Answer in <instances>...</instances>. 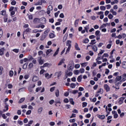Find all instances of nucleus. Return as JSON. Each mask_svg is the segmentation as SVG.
<instances>
[{
	"mask_svg": "<svg viewBox=\"0 0 126 126\" xmlns=\"http://www.w3.org/2000/svg\"><path fill=\"white\" fill-rule=\"evenodd\" d=\"M39 80V77L37 76H33L32 78V81L33 82H36V81H38Z\"/></svg>",
	"mask_w": 126,
	"mask_h": 126,
	"instance_id": "5",
	"label": "nucleus"
},
{
	"mask_svg": "<svg viewBox=\"0 0 126 126\" xmlns=\"http://www.w3.org/2000/svg\"><path fill=\"white\" fill-rule=\"evenodd\" d=\"M75 48L76 51H80V48L78 46V44L77 43H75Z\"/></svg>",
	"mask_w": 126,
	"mask_h": 126,
	"instance_id": "13",
	"label": "nucleus"
},
{
	"mask_svg": "<svg viewBox=\"0 0 126 126\" xmlns=\"http://www.w3.org/2000/svg\"><path fill=\"white\" fill-rule=\"evenodd\" d=\"M66 45L68 47H69V45H70V47H71V41L67 40L66 43Z\"/></svg>",
	"mask_w": 126,
	"mask_h": 126,
	"instance_id": "24",
	"label": "nucleus"
},
{
	"mask_svg": "<svg viewBox=\"0 0 126 126\" xmlns=\"http://www.w3.org/2000/svg\"><path fill=\"white\" fill-rule=\"evenodd\" d=\"M2 35H3V31H2V29L0 28V39H1Z\"/></svg>",
	"mask_w": 126,
	"mask_h": 126,
	"instance_id": "23",
	"label": "nucleus"
},
{
	"mask_svg": "<svg viewBox=\"0 0 126 126\" xmlns=\"http://www.w3.org/2000/svg\"><path fill=\"white\" fill-rule=\"evenodd\" d=\"M122 67L123 68H125V69L126 68V61H124L122 63Z\"/></svg>",
	"mask_w": 126,
	"mask_h": 126,
	"instance_id": "26",
	"label": "nucleus"
},
{
	"mask_svg": "<svg viewBox=\"0 0 126 126\" xmlns=\"http://www.w3.org/2000/svg\"><path fill=\"white\" fill-rule=\"evenodd\" d=\"M79 22V19H77L75 20L74 26L75 27H77L78 26V23Z\"/></svg>",
	"mask_w": 126,
	"mask_h": 126,
	"instance_id": "10",
	"label": "nucleus"
},
{
	"mask_svg": "<svg viewBox=\"0 0 126 126\" xmlns=\"http://www.w3.org/2000/svg\"><path fill=\"white\" fill-rule=\"evenodd\" d=\"M95 43H96V40L93 39L91 40V42L90 43V45H95Z\"/></svg>",
	"mask_w": 126,
	"mask_h": 126,
	"instance_id": "29",
	"label": "nucleus"
},
{
	"mask_svg": "<svg viewBox=\"0 0 126 126\" xmlns=\"http://www.w3.org/2000/svg\"><path fill=\"white\" fill-rule=\"evenodd\" d=\"M11 4L12 5H15L16 4V1L15 0H13L11 2Z\"/></svg>",
	"mask_w": 126,
	"mask_h": 126,
	"instance_id": "48",
	"label": "nucleus"
},
{
	"mask_svg": "<svg viewBox=\"0 0 126 126\" xmlns=\"http://www.w3.org/2000/svg\"><path fill=\"white\" fill-rule=\"evenodd\" d=\"M4 51H5L4 47L0 49V56H3L4 55Z\"/></svg>",
	"mask_w": 126,
	"mask_h": 126,
	"instance_id": "6",
	"label": "nucleus"
},
{
	"mask_svg": "<svg viewBox=\"0 0 126 126\" xmlns=\"http://www.w3.org/2000/svg\"><path fill=\"white\" fill-rule=\"evenodd\" d=\"M104 89L106 90V92H109L110 91V87L108 84H106L104 85Z\"/></svg>",
	"mask_w": 126,
	"mask_h": 126,
	"instance_id": "3",
	"label": "nucleus"
},
{
	"mask_svg": "<svg viewBox=\"0 0 126 126\" xmlns=\"http://www.w3.org/2000/svg\"><path fill=\"white\" fill-rule=\"evenodd\" d=\"M66 39H67V35L65 34L63 38V42H65V41H66Z\"/></svg>",
	"mask_w": 126,
	"mask_h": 126,
	"instance_id": "50",
	"label": "nucleus"
},
{
	"mask_svg": "<svg viewBox=\"0 0 126 126\" xmlns=\"http://www.w3.org/2000/svg\"><path fill=\"white\" fill-rule=\"evenodd\" d=\"M80 67V65L79 64H76L75 65V68H79Z\"/></svg>",
	"mask_w": 126,
	"mask_h": 126,
	"instance_id": "60",
	"label": "nucleus"
},
{
	"mask_svg": "<svg viewBox=\"0 0 126 126\" xmlns=\"http://www.w3.org/2000/svg\"><path fill=\"white\" fill-rule=\"evenodd\" d=\"M49 21L50 23H54L55 22V20L54 18L49 19Z\"/></svg>",
	"mask_w": 126,
	"mask_h": 126,
	"instance_id": "52",
	"label": "nucleus"
},
{
	"mask_svg": "<svg viewBox=\"0 0 126 126\" xmlns=\"http://www.w3.org/2000/svg\"><path fill=\"white\" fill-rule=\"evenodd\" d=\"M0 13L3 16H5L6 15V10H3L0 12Z\"/></svg>",
	"mask_w": 126,
	"mask_h": 126,
	"instance_id": "11",
	"label": "nucleus"
},
{
	"mask_svg": "<svg viewBox=\"0 0 126 126\" xmlns=\"http://www.w3.org/2000/svg\"><path fill=\"white\" fill-rule=\"evenodd\" d=\"M122 78H123V81H126V73H124L122 75Z\"/></svg>",
	"mask_w": 126,
	"mask_h": 126,
	"instance_id": "28",
	"label": "nucleus"
},
{
	"mask_svg": "<svg viewBox=\"0 0 126 126\" xmlns=\"http://www.w3.org/2000/svg\"><path fill=\"white\" fill-rule=\"evenodd\" d=\"M85 71V70L84 69V68H82L80 69L79 71H80V73H84Z\"/></svg>",
	"mask_w": 126,
	"mask_h": 126,
	"instance_id": "57",
	"label": "nucleus"
},
{
	"mask_svg": "<svg viewBox=\"0 0 126 126\" xmlns=\"http://www.w3.org/2000/svg\"><path fill=\"white\" fill-rule=\"evenodd\" d=\"M14 74V73L13 72V71L12 70H10L9 71V75L10 77H12L13 76V74Z\"/></svg>",
	"mask_w": 126,
	"mask_h": 126,
	"instance_id": "32",
	"label": "nucleus"
},
{
	"mask_svg": "<svg viewBox=\"0 0 126 126\" xmlns=\"http://www.w3.org/2000/svg\"><path fill=\"white\" fill-rule=\"evenodd\" d=\"M35 87H36V85H35V84H34L33 85H30L28 87V90L30 92H33V88H35Z\"/></svg>",
	"mask_w": 126,
	"mask_h": 126,
	"instance_id": "2",
	"label": "nucleus"
},
{
	"mask_svg": "<svg viewBox=\"0 0 126 126\" xmlns=\"http://www.w3.org/2000/svg\"><path fill=\"white\" fill-rule=\"evenodd\" d=\"M28 61H32V60H34V58H33V57H32V56L30 55L28 57Z\"/></svg>",
	"mask_w": 126,
	"mask_h": 126,
	"instance_id": "33",
	"label": "nucleus"
},
{
	"mask_svg": "<svg viewBox=\"0 0 126 126\" xmlns=\"http://www.w3.org/2000/svg\"><path fill=\"white\" fill-rule=\"evenodd\" d=\"M55 75H57L58 78H59L62 75V71L56 72Z\"/></svg>",
	"mask_w": 126,
	"mask_h": 126,
	"instance_id": "18",
	"label": "nucleus"
},
{
	"mask_svg": "<svg viewBox=\"0 0 126 126\" xmlns=\"http://www.w3.org/2000/svg\"><path fill=\"white\" fill-rule=\"evenodd\" d=\"M38 20H39V18H35L33 19V22L34 23H37L38 22Z\"/></svg>",
	"mask_w": 126,
	"mask_h": 126,
	"instance_id": "49",
	"label": "nucleus"
},
{
	"mask_svg": "<svg viewBox=\"0 0 126 126\" xmlns=\"http://www.w3.org/2000/svg\"><path fill=\"white\" fill-rule=\"evenodd\" d=\"M122 79V76H118L116 77V81H120Z\"/></svg>",
	"mask_w": 126,
	"mask_h": 126,
	"instance_id": "34",
	"label": "nucleus"
},
{
	"mask_svg": "<svg viewBox=\"0 0 126 126\" xmlns=\"http://www.w3.org/2000/svg\"><path fill=\"white\" fill-rule=\"evenodd\" d=\"M120 85H121V82H118L115 83V86H117V87H120Z\"/></svg>",
	"mask_w": 126,
	"mask_h": 126,
	"instance_id": "54",
	"label": "nucleus"
},
{
	"mask_svg": "<svg viewBox=\"0 0 126 126\" xmlns=\"http://www.w3.org/2000/svg\"><path fill=\"white\" fill-rule=\"evenodd\" d=\"M74 74H75L76 75H78V74H79L80 71H79V70H74Z\"/></svg>",
	"mask_w": 126,
	"mask_h": 126,
	"instance_id": "45",
	"label": "nucleus"
},
{
	"mask_svg": "<svg viewBox=\"0 0 126 126\" xmlns=\"http://www.w3.org/2000/svg\"><path fill=\"white\" fill-rule=\"evenodd\" d=\"M97 93H100V94H103V89H99L97 92Z\"/></svg>",
	"mask_w": 126,
	"mask_h": 126,
	"instance_id": "36",
	"label": "nucleus"
},
{
	"mask_svg": "<svg viewBox=\"0 0 126 126\" xmlns=\"http://www.w3.org/2000/svg\"><path fill=\"white\" fill-rule=\"evenodd\" d=\"M82 107L83 108H85V107H87V102H84L82 103Z\"/></svg>",
	"mask_w": 126,
	"mask_h": 126,
	"instance_id": "44",
	"label": "nucleus"
},
{
	"mask_svg": "<svg viewBox=\"0 0 126 126\" xmlns=\"http://www.w3.org/2000/svg\"><path fill=\"white\" fill-rule=\"evenodd\" d=\"M91 47L93 50L95 52L98 51V48H97V46L96 45H93V46H91Z\"/></svg>",
	"mask_w": 126,
	"mask_h": 126,
	"instance_id": "7",
	"label": "nucleus"
},
{
	"mask_svg": "<svg viewBox=\"0 0 126 126\" xmlns=\"http://www.w3.org/2000/svg\"><path fill=\"white\" fill-rule=\"evenodd\" d=\"M67 72H68V71H67V72H65V73L68 76H71L72 75V72H69L68 73Z\"/></svg>",
	"mask_w": 126,
	"mask_h": 126,
	"instance_id": "38",
	"label": "nucleus"
},
{
	"mask_svg": "<svg viewBox=\"0 0 126 126\" xmlns=\"http://www.w3.org/2000/svg\"><path fill=\"white\" fill-rule=\"evenodd\" d=\"M69 102L71 105H74V102L73 101V98H71L69 99Z\"/></svg>",
	"mask_w": 126,
	"mask_h": 126,
	"instance_id": "39",
	"label": "nucleus"
},
{
	"mask_svg": "<svg viewBox=\"0 0 126 126\" xmlns=\"http://www.w3.org/2000/svg\"><path fill=\"white\" fill-rule=\"evenodd\" d=\"M45 71H46L44 70V69H42L40 71L39 74H40V75L44 74V72H45Z\"/></svg>",
	"mask_w": 126,
	"mask_h": 126,
	"instance_id": "55",
	"label": "nucleus"
},
{
	"mask_svg": "<svg viewBox=\"0 0 126 126\" xmlns=\"http://www.w3.org/2000/svg\"><path fill=\"white\" fill-rule=\"evenodd\" d=\"M55 89H56V87H52V88H50V92H54Z\"/></svg>",
	"mask_w": 126,
	"mask_h": 126,
	"instance_id": "46",
	"label": "nucleus"
},
{
	"mask_svg": "<svg viewBox=\"0 0 126 126\" xmlns=\"http://www.w3.org/2000/svg\"><path fill=\"white\" fill-rule=\"evenodd\" d=\"M55 103H57V104H62V102H61V98H57L55 99Z\"/></svg>",
	"mask_w": 126,
	"mask_h": 126,
	"instance_id": "12",
	"label": "nucleus"
},
{
	"mask_svg": "<svg viewBox=\"0 0 126 126\" xmlns=\"http://www.w3.org/2000/svg\"><path fill=\"white\" fill-rule=\"evenodd\" d=\"M47 10L52 11V10H53V6H52V5H49L48 7Z\"/></svg>",
	"mask_w": 126,
	"mask_h": 126,
	"instance_id": "37",
	"label": "nucleus"
},
{
	"mask_svg": "<svg viewBox=\"0 0 126 126\" xmlns=\"http://www.w3.org/2000/svg\"><path fill=\"white\" fill-rule=\"evenodd\" d=\"M82 66H83V67H85L86 66H87V63H82L81 64Z\"/></svg>",
	"mask_w": 126,
	"mask_h": 126,
	"instance_id": "58",
	"label": "nucleus"
},
{
	"mask_svg": "<svg viewBox=\"0 0 126 126\" xmlns=\"http://www.w3.org/2000/svg\"><path fill=\"white\" fill-rule=\"evenodd\" d=\"M105 115H98L97 116V118H98V119H100V120H105Z\"/></svg>",
	"mask_w": 126,
	"mask_h": 126,
	"instance_id": "14",
	"label": "nucleus"
},
{
	"mask_svg": "<svg viewBox=\"0 0 126 126\" xmlns=\"http://www.w3.org/2000/svg\"><path fill=\"white\" fill-rule=\"evenodd\" d=\"M49 37L51 38H55V34H54L53 33H49Z\"/></svg>",
	"mask_w": 126,
	"mask_h": 126,
	"instance_id": "35",
	"label": "nucleus"
},
{
	"mask_svg": "<svg viewBox=\"0 0 126 126\" xmlns=\"http://www.w3.org/2000/svg\"><path fill=\"white\" fill-rule=\"evenodd\" d=\"M12 51L14 53H16V54H17V53H18L19 52V49H13Z\"/></svg>",
	"mask_w": 126,
	"mask_h": 126,
	"instance_id": "47",
	"label": "nucleus"
},
{
	"mask_svg": "<svg viewBox=\"0 0 126 126\" xmlns=\"http://www.w3.org/2000/svg\"><path fill=\"white\" fill-rule=\"evenodd\" d=\"M49 33V30H46L44 31V33L42 35L40 40L41 41H44L46 38H47V36H48V34Z\"/></svg>",
	"mask_w": 126,
	"mask_h": 126,
	"instance_id": "1",
	"label": "nucleus"
},
{
	"mask_svg": "<svg viewBox=\"0 0 126 126\" xmlns=\"http://www.w3.org/2000/svg\"><path fill=\"white\" fill-rule=\"evenodd\" d=\"M5 106H4V109L3 110V112H6V111H8V105L7 103H5Z\"/></svg>",
	"mask_w": 126,
	"mask_h": 126,
	"instance_id": "9",
	"label": "nucleus"
},
{
	"mask_svg": "<svg viewBox=\"0 0 126 126\" xmlns=\"http://www.w3.org/2000/svg\"><path fill=\"white\" fill-rule=\"evenodd\" d=\"M27 105L26 104L23 105L21 106V108L22 109H27Z\"/></svg>",
	"mask_w": 126,
	"mask_h": 126,
	"instance_id": "62",
	"label": "nucleus"
},
{
	"mask_svg": "<svg viewBox=\"0 0 126 126\" xmlns=\"http://www.w3.org/2000/svg\"><path fill=\"white\" fill-rule=\"evenodd\" d=\"M42 2L41 1V0H39L37 2L35 3V5H42Z\"/></svg>",
	"mask_w": 126,
	"mask_h": 126,
	"instance_id": "31",
	"label": "nucleus"
},
{
	"mask_svg": "<svg viewBox=\"0 0 126 126\" xmlns=\"http://www.w3.org/2000/svg\"><path fill=\"white\" fill-rule=\"evenodd\" d=\"M82 79V75L79 76L77 79L78 82H81V80Z\"/></svg>",
	"mask_w": 126,
	"mask_h": 126,
	"instance_id": "17",
	"label": "nucleus"
},
{
	"mask_svg": "<svg viewBox=\"0 0 126 126\" xmlns=\"http://www.w3.org/2000/svg\"><path fill=\"white\" fill-rule=\"evenodd\" d=\"M59 52H60V47H58L56 50V51L55 52V53L53 55L54 57H56L57 55L59 54Z\"/></svg>",
	"mask_w": 126,
	"mask_h": 126,
	"instance_id": "15",
	"label": "nucleus"
},
{
	"mask_svg": "<svg viewBox=\"0 0 126 126\" xmlns=\"http://www.w3.org/2000/svg\"><path fill=\"white\" fill-rule=\"evenodd\" d=\"M75 86H76V85L74 83H72L70 85V88H75Z\"/></svg>",
	"mask_w": 126,
	"mask_h": 126,
	"instance_id": "25",
	"label": "nucleus"
},
{
	"mask_svg": "<svg viewBox=\"0 0 126 126\" xmlns=\"http://www.w3.org/2000/svg\"><path fill=\"white\" fill-rule=\"evenodd\" d=\"M68 102H69V101L68 100V99L67 98L64 99V100H63L64 103H68Z\"/></svg>",
	"mask_w": 126,
	"mask_h": 126,
	"instance_id": "63",
	"label": "nucleus"
},
{
	"mask_svg": "<svg viewBox=\"0 0 126 126\" xmlns=\"http://www.w3.org/2000/svg\"><path fill=\"white\" fill-rule=\"evenodd\" d=\"M100 34V31H96L95 32V36H98Z\"/></svg>",
	"mask_w": 126,
	"mask_h": 126,
	"instance_id": "61",
	"label": "nucleus"
},
{
	"mask_svg": "<svg viewBox=\"0 0 126 126\" xmlns=\"http://www.w3.org/2000/svg\"><path fill=\"white\" fill-rule=\"evenodd\" d=\"M64 61H65V60H64V59H63L61 60V61L60 62V63H58V65H62L63 64V63H64Z\"/></svg>",
	"mask_w": 126,
	"mask_h": 126,
	"instance_id": "20",
	"label": "nucleus"
},
{
	"mask_svg": "<svg viewBox=\"0 0 126 126\" xmlns=\"http://www.w3.org/2000/svg\"><path fill=\"white\" fill-rule=\"evenodd\" d=\"M8 18V16L7 15H5L3 17V21H4V22H7Z\"/></svg>",
	"mask_w": 126,
	"mask_h": 126,
	"instance_id": "21",
	"label": "nucleus"
},
{
	"mask_svg": "<svg viewBox=\"0 0 126 126\" xmlns=\"http://www.w3.org/2000/svg\"><path fill=\"white\" fill-rule=\"evenodd\" d=\"M118 2H119L118 0H114V1H112L111 2V5H114V4H115V3H118Z\"/></svg>",
	"mask_w": 126,
	"mask_h": 126,
	"instance_id": "30",
	"label": "nucleus"
},
{
	"mask_svg": "<svg viewBox=\"0 0 126 126\" xmlns=\"http://www.w3.org/2000/svg\"><path fill=\"white\" fill-rule=\"evenodd\" d=\"M54 103H55V100L54 99L51 100L49 101V104H50V105H53Z\"/></svg>",
	"mask_w": 126,
	"mask_h": 126,
	"instance_id": "59",
	"label": "nucleus"
},
{
	"mask_svg": "<svg viewBox=\"0 0 126 126\" xmlns=\"http://www.w3.org/2000/svg\"><path fill=\"white\" fill-rule=\"evenodd\" d=\"M42 111H43V107H39L37 110L38 114H39V115L41 114Z\"/></svg>",
	"mask_w": 126,
	"mask_h": 126,
	"instance_id": "16",
	"label": "nucleus"
},
{
	"mask_svg": "<svg viewBox=\"0 0 126 126\" xmlns=\"http://www.w3.org/2000/svg\"><path fill=\"white\" fill-rule=\"evenodd\" d=\"M32 112V111L30 110H28L27 112H26V115H30L31 114V113Z\"/></svg>",
	"mask_w": 126,
	"mask_h": 126,
	"instance_id": "64",
	"label": "nucleus"
},
{
	"mask_svg": "<svg viewBox=\"0 0 126 126\" xmlns=\"http://www.w3.org/2000/svg\"><path fill=\"white\" fill-rule=\"evenodd\" d=\"M41 21L42 24H46V22H47V20L46 19V18L42 17L41 18Z\"/></svg>",
	"mask_w": 126,
	"mask_h": 126,
	"instance_id": "8",
	"label": "nucleus"
},
{
	"mask_svg": "<svg viewBox=\"0 0 126 126\" xmlns=\"http://www.w3.org/2000/svg\"><path fill=\"white\" fill-rule=\"evenodd\" d=\"M55 95L56 97H59V96H60V91L59 89L56 90Z\"/></svg>",
	"mask_w": 126,
	"mask_h": 126,
	"instance_id": "22",
	"label": "nucleus"
},
{
	"mask_svg": "<svg viewBox=\"0 0 126 126\" xmlns=\"http://www.w3.org/2000/svg\"><path fill=\"white\" fill-rule=\"evenodd\" d=\"M28 18L29 20H32L33 19V15H29Z\"/></svg>",
	"mask_w": 126,
	"mask_h": 126,
	"instance_id": "53",
	"label": "nucleus"
},
{
	"mask_svg": "<svg viewBox=\"0 0 126 126\" xmlns=\"http://www.w3.org/2000/svg\"><path fill=\"white\" fill-rule=\"evenodd\" d=\"M38 63L40 65H42L44 63V60L42 59V57H38Z\"/></svg>",
	"mask_w": 126,
	"mask_h": 126,
	"instance_id": "4",
	"label": "nucleus"
},
{
	"mask_svg": "<svg viewBox=\"0 0 126 126\" xmlns=\"http://www.w3.org/2000/svg\"><path fill=\"white\" fill-rule=\"evenodd\" d=\"M53 50L52 49H48L46 51V56H48V55H50V53L52 52Z\"/></svg>",
	"mask_w": 126,
	"mask_h": 126,
	"instance_id": "41",
	"label": "nucleus"
},
{
	"mask_svg": "<svg viewBox=\"0 0 126 126\" xmlns=\"http://www.w3.org/2000/svg\"><path fill=\"white\" fill-rule=\"evenodd\" d=\"M24 100H25V98H21L18 102L19 104H20V103H23V102H24Z\"/></svg>",
	"mask_w": 126,
	"mask_h": 126,
	"instance_id": "40",
	"label": "nucleus"
},
{
	"mask_svg": "<svg viewBox=\"0 0 126 126\" xmlns=\"http://www.w3.org/2000/svg\"><path fill=\"white\" fill-rule=\"evenodd\" d=\"M100 10H106V7L105 6H100Z\"/></svg>",
	"mask_w": 126,
	"mask_h": 126,
	"instance_id": "43",
	"label": "nucleus"
},
{
	"mask_svg": "<svg viewBox=\"0 0 126 126\" xmlns=\"http://www.w3.org/2000/svg\"><path fill=\"white\" fill-rule=\"evenodd\" d=\"M109 57V55L107 53H104L103 55L102 56V59H103L104 57L105 58H108Z\"/></svg>",
	"mask_w": 126,
	"mask_h": 126,
	"instance_id": "42",
	"label": "nucleus"
},
{
	"mask_svg": "<svg viewBox=\"0 0 126 126\" xmlns=\"http://www.w3.org/2000/svg\"><path fill=\"white\" fill-rule=\"evenodd\" d=\"M108 17L109 19H112L113 17H114V16H113L112 14H109L108 16Z\"/></svg>",
	"mask_w": 126,
	"mask_h": 126,
	"instance_id": "51",
	"label": "nucleus"
},
{
	"mask_svg": "<svg viewBox=\"0 0 126 126\" xmlns=\"http://www.w3.org/2000/svg\"><path fill=\"white\" fill-rule=\"evenodd\" d=\"M41 89H42V87H38L36 89L35 92L37 93L39 92V91H40L41 90Z\"/></svg>",
	"mask_w": 126,
	"mask_h": 126,
	"instance_id": "56",
	"label": "nucleus"
},
{
	"mask_svg": "<svg viewBox=\"0 0 126 126\" xmlns=\"http://www.w3.org/2000/svg\"><path fill=\"white\" fill-rule=\"evenodd\" d=\"M28 65V63H24L23 65V69H26V68H27V66Z\"/></svg>",
	"mask_w": 126,
	"mask_h": 126,
	"instance_id": "27",
	"label": "nucleus"
},
{
	"mask_svg": "<svg viewBox=\"0 0 126 126\" xmlns=\"http://www.w3.org/2000/svg\"><path fill=\"white\" fill-rule=\"evenodd\" d=\"M83 43L84 44H88L89 43V39L88 38H85L83 40Z\"/></svg>",
	"mask_w": 126,
	"mask_h": 126,
	"instance_id": "19",
	"label": "nucleus"
}]
</instances>
